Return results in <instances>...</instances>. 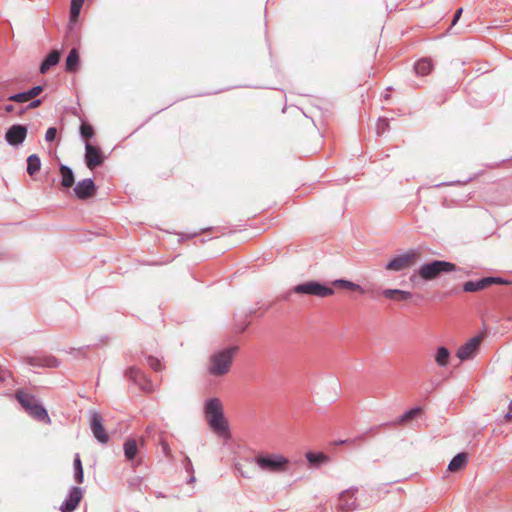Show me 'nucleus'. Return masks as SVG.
I'll list each match as a JSON object with an SVG mask.
<instances>
[{
  "mask_svg": "<svg viewBox=\"0 0 512 512\" xmlns=\"http://www.w3.org/2000/svg\"><path fill=\"white\" fill-rule=\"evenodd\" d=\"M293 291L296 294H308V295H313V296H317L320 298H325V297H328V296H331L334 294V291L332 288L327 287V286H325L321 283H318L316 281H309V282H305V283L296 285L293 288Z\"/></svg>",
  "mask_w": 512,
  "mask_h": 512,
  "instance_id": "nucleus-6",
  "label": "nucleus"
},
{
  "mask_svg": "<svg viewBox=\"0 0 512 512\" xmlns=\"http://www.w3.org/2000/svg\"><path fill=\"white\" fill-rule=\"evenodd\" d=\"M357 488H350L342 491L338 497V508L343 512H351L358 506L355 496Z\"/></svg>",
  "mask_w": 512,
  "mask_h": 512,
  "instance_id": "nucleus-9",
  "label": "nucleus"
},
{
  "mask_svg": "<svg viewBox=\"0 0 512 512\" xmlns=\"http://www.w3.org/2000/svg\"><path fill=\"white\" fill-rule=\"evenodd\" d=\"M253 461L258 467L267 472L280 473L287 470L289 459L280 454H259Z\"/></svg>",
  "mask_w": 512,
  "mask_h": 512,
  "instance_id": "nucleus-3",
  "label": "nucleus"
},
{
  "mask_svg": "<svg viewBox=\"0 0 512 512\" xmlns=\"http://www.w3.org/2000/svg\"><path fill=\"white\" fill-rule=\"evenodd\" d=\"M437 352H439V353H446V352H449V351L445 347H439Z\"/></svg>",
  "mask_w": 512,
  "mask_h": 512,
  "instance_id": "nucleus-42",
  "label": "nucleus"
},
{
  "mask_svg": "<svg viewBox=\"0 0 512 512\" xmlns=\"http://www.w3.org/2000/svg\"><path fill=\"white\" fill-rule=\"evenodd\" d=\"M204 412L210 428L220 436L228 434L229 427L224 417L223 407L218 398L205 401Z\"/></svg>",
  "mask_w": 512,
  "mask_h": 512,
  "instance_id": "nucleus-1",
  "label": "nucleus"
},
{
  "mask_svg": "<svg viewBox=\"0 0 512 512\" xmlns=\"http://www.w3.org/2000/svg\"><path fill=\"white\" fill-rule=\"evenodd\" d=\"M332 284H333V286H336V287H342V288L349 289L352 291H358L360 293H364V290L362 289V287L360 285L355 284L348 280L338 279V280L333 281Z\"/></svg>",
  "mask_w": 512,
  "mask_h": 512,
  "instance_id": "nucleus-31",
  "label": "nucleus"
},
{
  "mask_svg": "<svg viewBox=\"0 0 512 512\" xmlns=\"http://www.w3.org/2000/svg\"><path fill=\"white\" fill-rule=\"evenodd\" d=\"M27 362L35 368H54L59 365V360L52 354H31L27 357Z\"/></svg>",
  "mask_w": 512,
  "mask_h": 512,
  "instance_id": "nucleus-10",
  "label": "nucleus"
},
{
  "mask_svg": "<svg viewBox=\"0 0 512 512\" xmlns=\"http://www.w3.org/2000/svg\"><path fill=\"white\" fill-rule=\"evenodd\" d=\"M420 258V253L416 250H410L404 254H401L386 265V269L390 271H402L413 266Z\"/></svg>",
  "mask_w": 512,
  "mask_h": 512,
  "instance_id": "nucleus-7",
  "label": "nucleus"
},
{
  "mask_svg": "<svg viewBox=\"0 0 512 512\" xmlns=\"http://www.w3.org/2000/svg\"><path fill=\"white\" fill-rule=\"evenodd\" d=\"M420 413H421V408L420 407H414V408L406 411L403 415H401L398 418L397 423L402 424V423L408 422V421L414 419Z\"/></svg>",
  "mask_w": 512,
  "mask_h": 512,
  "instance_id": "nucleus-32",
  "label": "nucleus"
},
{
  "mask_svg": "<svg viewBox=\"0 0 512 512\" xmlns=\"http://www.w3.org/2000/svg\"><path fill=\"white\" fill-rule=\"evenodd\" d=\"M80 133H81V136L87 140L94 135V130L90 124L83 123L80 126Z\"/></svg>",
  "mask_w": 512,
  "mask_h": 512,
  "instance_id": "nucleus-35",
  "label": "nucleus"
},
{
  "mask_svg": "<svg viewBox=\"0 0 512 512\" xmlns=\"http://www.w3.org/2000/svg\"><path fill=\"white\" fill-rule=\"evenodd\" d=\"M41 162L40 158L32 154L27 159V172L30 176H33L35 173H37L40 170Z\"/></svg>",
  "mask_w": 512,
  "mask_h": 512,
  "instance_id": "nucleus-28",
  "label": "nucleus"
},
{
  "mask_svg": "<svg viewBox=\"0 0 512 512\" xmlns=\"http://www.w3.org/2000/svg\"><path fill=\"white\" fill-rule=\"evenodd\" d=\"M249 325V323H244L241 327H240V331H244L246 329V327Z\"/></svg>",
  "mask_w": 512,
  "mask_h": 512,
  "instance_id": "nucleus-45",
  "label": "nucleus"
},
{
  "mask_svg": "<svg viewBox=\"0 0 512 512\" xmlns=\"http://www.w3.org/2000/svg\"><path fill=\"white\" fill-rule=\"evenodd\" d=\"M462 12H463L462 8H459L455 12V15H454L453 20H452V25H455L458 22V20L460 19L461 15H462Z\"/></svg>",
  "mask_w": 512,
  "mask_h": 512,
  "instance_id": "nucleus-38",
  "label": "nucleus"
},
{
  "mask_svg": "<svg viewBox=\"0 0 512 512\" xmlns=\"http://www.w3.org/2000/svg\"><path fill=\"white\" fill-rule=\"evenodd\" d=\"M506 283L507 282H505L501 278L486 277V278H482V279L477 280V281L465 282L464 285H463V290L465 292H476V291L483 290V289L489 287L492 284H506Z\"/></svg>",
  "mask_w": 512,
  "mask_h": 512,
  "instance_id": "nucleus-13",
  "label": "nucleus"
},
{
  "mask_svg": "<svg viewBox=\"0 0 512 512\" xmlns=\"http://www.w3.org/2000/svg\"><path fill=\"white\" fill-rule=\"evenodd\" d=\"M84 489L78 486H72L68 495L60 506L61 512H74L83 498Z\"/></svg>",
  "mask_w": 512,
  "mask_h": 512,
  "instance_id": "nucleus-8",
  "label": "nucleus"
},
{
  "mask_svg": "<svg viewBox=\"0 0 512 512\" xmlns=\"http://www.w3.org/2000/svg\"><path fill=\"white\" fill-rule=\"evenodd\" d=\"M60 53L56 50L51 51L40 67V72L42 74L46 73L52 66L56 65L59 62Z\"/></svg>",
  "mask_w": 512,
  "mask_h": 512,
  "instance_id": "nucleus-22",
  "label": "nucleus"
},
{
  "mask_svg": "<svg viewBox=\"0 0 512 512\" xmlns=\"http://www.w3.org/2000/svg\"><path fill=\"white\" fill-rule=\"evenodd\" d=\"M456 269V266L447 261L435 260L431 263L422 265L419 270V276L424 280L436 279L441 273L452 272Z\"/></svg>",
  "mask_w": 512,
  "mask_h": 512,
  "instance_id": "nucleus-4",
  "label": "nucleus"
},
{
  "mask_svg": "<svg viewBox=\"0 0 512 512\" xmlns=\"http://www.w3.org/2000/svg\"><path fill=\"white\" fill-rule=\"evenodd\" d=\"M125 375L127 378H129L136 384L142 386L143 389H149V390L151 389V386H152L151 383L142 385V381L145 380V375L139 368H137L135 366H131L126 370Z\"/></svg>",
  "mask_w": 512,
  "mask_h": 512,
  "instance_id": "nucleus-18",
  "label": "nucleus"
},
{
  "mask_svg": "<svg viewBox=\"0 0 512 512\" xmlns=\"http://www.w3.org/2000/svg\"><path fill=\"white\" fill-rule=\"evenodd\" d=\"M102 416L99 412H93L90 419V428L98 442L104 444L109 441V436L106 433L102 424Z\"/></svg>",
  "mask_w": 512,
  "mask_h": 512,
  "instance_id": "nucleus-11",
  "label": "nucleus"
},
{
  "mask_svg": "<svg viewBox=\"0 0 512 512\" xmlns=\"http://www.w3.org/2000/svg\"><path fill=\"white\" fill-rule=\"evenodd\" d=\"M381 426H374V427H371L369 428L367 431H365L364 433L356 436L354 439H356V442H359V441H364L366 440L367 436L369 434H375L379 431Z\"/></svg>",
  "mask_w": 512,
  "mask_h": 512,
  "instance_id": "nucleus-36",
  "label": "nucleus"
},
{
  "mask_svg": "<svg viewBox=\"0 0 512 512\" xmlns=\"http://www.w3.org/2000/svg\"><path fill=\"white\" fill-rule=\"evenodd\" d=\"M41 105V100L40 99H37V100H33L29 105L28 107L29 108H37Z\"/></svg>",
  "mask_w": 512,
  "mask_h": 512,
  "instance_id": "nucleus-39",
  "label": "nucleus"
},
{
  "mask_svg": "<svg viewBox=\"0 0 512 512\" xmlns=\"http://www.w3.org/2000/svg\"><path fill=\"white\" fill-rule=\"evenodd\" d=\"M467 463V454L464 452L458 453L455 455L450 463L448 464V470L450 472H456L462 469Z\"/></svg>",
  "mask_w": 512,
  "mask_h": 512,
  "instance_id": "nucleus-21",
  "label": "nucleus"
},
{
  "mask_svg": "<svg viewBox=\"0 0 512 512\" xmlns=\"http://www.w3.org/2000/svg\"><path fill=\"white\" fill-rule=\"evenodd\" d=\"M381 124L386 125V124H387V123H386V120H382V121H381Z\"/></svg>",
  "mask_w": 512,
  "mask_h": 512,
  "instance_id": "nucleus-47",
  "label": "nucleus"
},
{
  "mask_svg": "<svg viewBox=\"0 0 512 512\" xmlns=\"http://www.w3.org/2000/svg\"><path fill=\"white\" fill-rule=\"evenodd\" d=\"M74 192L77 198L85 200L95 195L96 186L91 179H84L76 184Z\"/></svg>",
  "mask_w": 512,
  "mask_h": 512,
  "instance_id": "nucleus-16",
  "label": "nucleus"
},
{
  "mask_svg": "<svg viewBox=\"0 0 512 512\" xmlns=\"http://www.w3.org/2000/svg\"><path fill=\"white\" fill-rule=\"evenodd\" d=\"M483 339H484V335H482V334H479V335H476V336L470 338L460 348L459 352H466V353L475 352L476 350H478L480 348V344L482 343Z\"/></svg>",
  "mask_w": 512,
  "mask_h": 512,
  "instance_id": "nucleus-20",
  "label": "nucleus"
},
{
  "mask_svg": "<svg viewBox=\"0 0 512 512\" xmlns=\"http://www.w3.org/2000/svg\"><path fill=\"white\" fill-rule=\"evenodd\" d=\"M56 135H57V129L55 127H50L46 131L45 139H46V141L51 142L56 138Z\"/></svg>",
  "mask_w": 512,
  "mask_h": 512,
  "instance_id": "nucleus-37",
  "label": "nucleus"
},
{
  "mask_svg": "<svg viewBox=\"0 0 512 512\" xmlns=\"http://www.w3.org/2000/svg\"><path fill=\"white\" fill-rule=\"evenodd\" d=\"M5 380H6V375H5V374H3V373H1V374H0V383H1V382H4Z\"/></svg>",
  "mask_w": 512,
  "mask_h": 512,
  "instance_id": "nucleus-44",
  "label": "nucleus"
},
{
  "mask_svg": "<svg viewBox=\"0 0 512 512\" xmlns=\"http://www.w3.org/2000/svg\"><path fill=\"white\" fill-rule=\"evenodd\" d=\"M356 443V439H345V440H340L339 442H337L336 444H355Z\"/></svg>",
  "mask_w": 512,
  "mask_h": 512,
  "instance_id": "nucleus-40",
  "label": "nucleus"
},
{
  "mask_svg": "<svg viewBox=\"0 0 512 512\" xmlns=\"http://www.w3.org/2000/svg\"><path fill=\"white\" fill-rule=\"evenodd\" d=\"M79 62V55L75 48H73L66 59V70L69 72H74L77 69V65Z\"/></svg>",
  "mask_w": 512,
  "mask_h": 512,
  "instance_id": "nucleus-29",
  "label": "nucleus"
},
{
  "mask_svg": "<svg viewBox=\"0 0 512 512\" xmlns=\"http://www.w3.org/2000/svg\"><path fill=\"white\" fill-rule=\"evenodd\" d=\"M27 135V129L23 125H13L6 132L5 139L10 145L21 144Z\"/></svg>",
  "mask_w": 512,
  "mask_h": 512,
  "instance_id": "nucleus-15",
  "label": "nucleus"
},
{
  "mask_svg": "<svg viewBox=\"0 0 512 512\" xmlns=\"http://www.w3.org/2000/svg\"><path fill=\"white\" fill-rule=\"evenodd\" d=\"M236 470L240 473V475L244 478H250V476L241 469L240 465H236Z\"/></svg>",
  "mask_w": 512,
  "mask_h": 512,
  "instance_id": "nucleus-41",
  "label": "nucleus"
},
{
  "mask_svg": "<svg viewBox=\"0 0 512 512\" xmlns=\"http://www.w3.org/2000/svg\"><path fill=\"white\" fill-rule=\"evenodd\" d=\"M74 480L81 484L84 481V471L79 453H76L73 460Z\"/></svg>",
  "mask_w": 512,
  "mask_h": 512,
  "instance_id": "nucleus-25",
  "label": "nucleus"
},
{
  "mask_svg": "<svg viewBox=\"0 0 512 512\" xmlns=\"http://www.w3.org/2000/svg\"><path fill=\"white\" fill-rule=\"evenodd\" d=\"M123 449L126 459L129 461L134 460L138 452L136 440L133 438L127 439L124 442Z\"/></svg>",
  "mask_w": 512,
  "mask_h": 512,
  "instance_id": "nucleus-23",
  "label": "nucleus"
},
{
  "mask_svg": "<svg viewBox=\"0 0 512 512\" xmlns=\"http://www.w3.org/2000/svg\"><path fill=\"white\" fill-rule=\"evenodd\" d=\"M307 461L313 466H319L328 460V457L322 452H307Z\"/></svg>",
  "mask_w": 512,
  "mask_h": 512,
  "instance_id": "nucleus-27",
  "label": "nucleus"
},
{
  "mask_svg": "<svg viewBox=\"0 0 512 512\" xmlns=\"http://www.w3.org/2000/svg\"><path fill=\"white\" fill-rule=\"evenodd\" d=\"M382 295L387 299L398 302L408 301L412 298V294L409 291L399 289H385L382 291Z\"/></svg>",
  "mask_w": 512,
  "mask_h": 512,
  "instance_id": "nucleus-19",
  "label": "nucleus"
},
{
  "mask_svg": "<svg viewBox=\"0 0 512 512\" xmlns=\"http://www.w3.org/2000/svg\"><path fill=\"white\" fill-rule=\"evenodd\" d=\"M145 361L155 372H160L164 369L162 359L152 354H145Z\"/></svg>",
  "mask_w": 512,
  "mask_h": 512,
  "instance_id": "nucleus-30",
  "label": "nucleus"
},
{
  "mask_svg": "<svg viewBox=\"0 0 512 512\" xmlns=\"http://www.w3.org/2000/svg\"><path fill=\"white\" fill-rule=\"evenodd\" d=\"M43 91L42 86H35L31 88L30 90L18 94H14L8 98L9 101L18 102V103H25L28 102L35 97H37L41 92Z\"/></svg>",
  "mask_w": 512,
  "mask_h": 512,
  "instance_id": "nucleus-17",
  "label": "nucleus"
},
{
  "mask_svg": "<svg viewBox=\"0 0 512 512\" xmlns=\"http://www.w3.org/2000/svg\"><path fill=\"white\" fill-rule=\"evenodd\" d=\"M223 352L232 353V352H235V349L234 348H230V349L224 350Z\"/></svg>",
  "mask_w": 512,
  "mask_h": 512,
  "instance_id": "nucleus-46",
  "label": "nucleus"
},
{
  "mask_svg": "<svg viewBox=\"0 0 512 512\" xmlns=\"http://www.w3.org/2000/svg\"><path fill=\"white\" fill-rule=\"evenodd\" d=\"M452 354H435V361L440 367H447L453 365L458 366L461 362L471 358L473 354H455V358L451 357Z\"/></svg>",
  "mask_w": 512,
  "mask_h": 512,
  "instance_id": "nucleus-14",
  "label": "nucleus"
},
{
  "mask_svg": "<svg viewBox=\"0 0 512 512\" xmlns=\"http://www.w3.org/2000/svg\"><path fill=\"white\" fill-rule=\"evenodd\" d=\"M14 396L31 418L46 424L51 423V419L46 408L34 395L19 389L15 392Z\"/></svg>",
  "mask_w": 512,
  "mask_h": 512,
  "instance_id": "nucleus-2",
  "label": "nucleus"
},
{
  "mask_svg": "<svg viewBox=\"0 0 512 512\" xmlns=\"http://www.w3.org/2000/svg\"><path fill=\"white\" fill-rule=\"evenodd\" d=\"M510 407L512 408V401H511Z\"/></svg>",
  "mask_w": 512,
  "mask_h": 512,
  "instance_id": "nucleus-48",
  "label": "nucleus"
},
{
  "mask_svg": "<svg viewBox=\"0 0 512 512\" xmlns=\"http://www.w3.org/2000/svg\"><path fill=\"white\" fill-rule=\"evenodd\" d=\"M433 68L432 62L429 59H420L415 64V72L418 75L425 76L428 75Z\"/></svg>",
  "mask_w": 512,
  "mask_h": 512,
  "instance_id": "nucleus-26",
  "label": "nucleus"
},
{
  "mask_svg": "<svg viewBox=\"0 0 512 512\" xmlns=\"http://www.w3.org/2000/svg\"><path fill=\"white\" fill-rule=\"evenodd\" d=\"M85 162L90 170L101 166L104 162V156L100 148L87 143L85 146Z\"/></svg>",
  "mask_w": 512,
  "mask_h": 512,
  "instance_id": "nucleus-12",
  "label": "nucleus"
},
{
  "mask_svg": "<svg viewBox=\"0 0 512 512\" xmlns=\"http://www.w3.org/2000/svg\"><path fill=\"white\" fill-rule=\"evenodd\" d=\"M182 465H183L185 471L190 474L188 483L189 484L194 483L196 481V478L194 476V468H193V464L188 456L184 457V459L182 461Z\"/></svg>",
  "mask_w": 512,
  "mask_h": 512,
  "instance_id": "nucleus-33",
  "label": "nucleus"
},
{
  "mask_svg": "<svg viewBox=\"0 0 512 512\" xmlns=\"http://www.w3.org/2000/svg\"><path fill=\"white\" fill-rule=\"evenodd\" d=\"M60 174L62 176L61 185L65 188H70L74 185V175L72 170L65 166H60Z\"/></svg>",
  "mask_w": 512,
  "mask_h": 512,
  "instance_id": "nucleus-24",
  "label": "nucleus"
},
{
  "mask_svg": "<svg viewBox=\"0 0 512 512\" xmlns=\"http://www.w3.org/2000/svg\"><path fill=\"white\" fill-rule=\"evenodd\" d=\"M14 107L12 105H8L5 107L6 112H12Z\"/></svg>",
  "mask_w": 512,
  "mask_h": 512,
  "instance_id": "nucleus-43",
  "label": "nucleus"
},
{
  "mask_svg": "<svg viewBox=\"0 0 512 512\" xmlns=\"http://www.w3.org/2000/svg\"><path fill=\"white\" fill-rule=\"evenodd\" d=\"M83 3L84 0H71L70 13L72 18L75 19L79 16Z\"/></svg>",
  "mask_w": 512,
  "mask_h": 512,
  "instance_id": "nucleus-34",
  "label": "nucleus"
},
{
  "mask_svg": "<svg viewBox=\"0 0 512 512\" xmlns=\"http://www.w3.org/2000/svg\"><path fill=\"white\" fill-rule=\"evenodd\" d=\"M234 354H211L207 363V371L212 376L226 374L233 362Z\"/></svg>",
  "mask_w": 512,
  "mask_h": 512,
  "instance_id": "nucleus-5",
  "label": "nucleus"
}]
</instances>
